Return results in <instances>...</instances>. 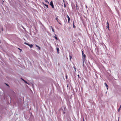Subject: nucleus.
I'll list each match as a JSON object with an SVG mask.
<instances>
[{
	"mask_svg": "<svg viewBox=\"0 0 121 121\" xmlns=\"http://www.w3.org/2000/svg\"><path fill=\"white\" fill-rule=\"evenodd\" d=\"M82 60L83 61H85L86 60V56L84 54V53H83L82 54Z\"/></svg>",
	"mask_w": 121,
	"mask_h": 121,
	"instance_id": "f257e3e1",
	"label": "nucleus"
},
{
	"mask_svg": "<svg viewBox=\"0 0 121 121\" xmlns=\"http://www.w3.org/2000/svg\"><path fill=\"white\" fill-rule=\"evenodd\" d=\"M45 1L47 3H48V4H49V2L47 0H45Z\"/></svg>",
	"mask_w": 121,
	"mask_h": 121,
	"instance_id": "1a4fd4ad",
	"label": "nucleus"
},
{
	"mask_svg": "<svg viewBox=\"0 0 121 121\" xmlns=\"http://www.w3.org/2000/svg\"><path fill=\"white\" fill-rule=\"evenodd\" d=\"M44 5L46 6V7H47L48 8V5L46 4H44Z\"/></svg>",
	"mask_w": 121,
	"mask_h": 121,
	"instance_id": "4468645a",
	"label": "nucleus"
},
{
	"mask_svg": "<svg viewBox=\"0 0 121 121\" xmlns=\"http://www.w3.org/2000/svg\"><path fill=\"white\" fill-rule=\"evenodd\" d=\"M24 43L28 46H29L30 45V44L29 43H27L26 42H24Z\"/></svg>",
	"mask_w": 121,
	"mask_h": 121,
	"instance_id": "0eeeda50",
	"label": "nucleus"
},
{
	"mask_svg": "<svg viewBox=\"0 0 121 121\" xmlns=\"http://www.w3.org/2000/svg\"><path fill=\"white\" fill-rule=\"evenodd\" d=\"M56 21H58V18H57V17H56Z\"/></svg>",
	"mask_w": 121,
	"mask_h": 121,
	"instance_id": "412c9836",
	"label": "nucleus"
},
{
	"mask_svg": "<svg viewBox=\"0 0 121 121\" xmlns=\"http://www.w3.org/2000/svg\"><path fill=\"white\" fill-rule=\"evenodd\" d=\"M56 49L57 50V52L58 54L59 53V48H56Z\"/></svg>",
	"mask_w": 121,
	"mask_h": 121,
	"instance_id": "423d86ee",
	"label": "nucleus"
},
{
	"mask_svg": "<svg viewBox=\"0 0 121 121\" xmlns=\"http://www.w3.org/2000/svg\"><path fill=\"white\" fill-rule=\"evenodd\" d=\"M86 7L87 8V6H86Z\"/></svg>",
	"mask_w": 121,
	"mask_h": 121,
	"instance_id": "f704fd0d",
	"label": "nucleus"
},
{
	"mask_svg": "<svg viewBox=\"0 0 121 121\" xmlns=\"http://www.w3.org/2000/svg\"><path fill=\"white\" fill-rule=\"evenodd\" d=\"M106 28H108V30H109V25H107V26H106Z\"/></svg>",
	"mask_w": 121,
	"mask_h": 121,
	"instance_id": "9b49d317",
	"label": "nucleus"
},
{
	"mask_svg": "<svg viewBox=\"0 0 121 121\" xmlns=\"http://www.w3.org/2000/svg\"><path fill=\"white\" fill-rule=\"evenodd\" d=\"M18 48V49H19L20 51H22V49H20L19 48Z\"/></svg>",
	"mask_w": 121,
	"mask_h": 121,
	"instance_id": "5701e85b",
	"label": "nucleus"
},
{
	"mask_svg": "<svg viewBox=\"0 0 121 121\" xmlns=\"http://www.w3.org/2000/svg\"><path fill=\"white\" fill-rule=\"evenodd\" d=\"M78 78H79V75L78 74Z\"/></svg>",
	"mask_w": 121,
	"mask_h": 121,
	"instance_id": "b1692460",
	"label": "nucleus"
},
{
	"mask_svg": "<svg viewBox=\"0 0 121 121\" xmlns=\"http://www.w3.org/2000/svg\"><path fill=\"white\" fill-rule=\"evenodd\" d=\"M58 23H59V24H61V23H60L59 22Z\"/></svg>",
	"mask_w": 121,
	"mask_h": 121,
	"instance_id": "c85d7f7f",
	"label": "nucleus"
},
{
	"mask_svg": "<svg viewBox=\"0 0 121 121\" xmlns=\"http://www.w3.org/2000/svg\"><path fill=\"white\" fill-rule=\"evenodd\" d=\"M29 46L30 48H32L33 46V45L32 44H30V45Z\"/></svg>",
	"mask_w": 121,
	"mask_h": 121,
	"instance_id": "6e6552de",
	"label": "nucleus"
},
{
	"mask_svg": "<svg viewBox=\"0 0 121 121\" xmlns=\"http://www.w3.org/2000/svg\"><path fill=\"white\" fill-rule=\"evenodd\" d=\"M43 3V4H44V5L45 4H44V3Z\"/></svg>",
	"mask_w": 121,
	"mask_h": 121,
	"instance_id": "2f4dec72",
	"label": "nucleus"
},
{
	"mask_svg": "<svg viewBox=\"0 0 121 121\" xmlns=\"http://www.w3.org/2000/svg\"><path fill=\"white\" fill-rule=\"evenodd\" d=\"M50 28H52H52H52V26H51L50 27Z\"/></svg>",
	"mask_w": 121,
	"mask_h": 121,
	"instance_id": "a878e982",
	"label": "nucleus"
},
{
	"mask_svg": "<svg viewBox=\"0 0 121 121\" xmlns=\"http://www.w3.org/2000/svg\"><path fill=\"white\" fill-rule=\"evenodd\" d=\"M69 57H70V59H71V58H72V56H70V55H69Z\"/></svg>",
	"mask_w": 121,
	"mask_h": 121,
	"instance_id": "2eb2a0df",
	"label": "nucleus"
},
{
	"mask_svg": "<svg viewBox=\"0 0 121 121\" xmlns=\"http://www.w3.org/2000/svg\"><path fill=\"white\" fill-rule=\"evenodd\" d=\"M52 31H53L54 32V30L53 28H52Z\"/></svg>",
	"mask_w": 121,
	"mask_h": 121,
	"instance_id": "a211bd4d",
	"label": "nucleus"
},
{
	"mask_svg": "<svg viewBox=\"0 0 121 121\" xmlns=\"http://www.w3.org/2000/svg\"><path fill=\"white\" fill-rule=\"evenodd\" d=\"M63 2H65L64 0H63Z\"/></svg>",
	"mask_w": 121,
	"mask_h": 121,
	"instance_id": "c756f323",
	"label": "nucleus"
},
{
	"mask_svg": "<svg viewBox=\"0 0 121 121\" xmlns=\"http://www.w3.org/2000/svg\"><path fill=\"white\" fill-rule=\"evenodd\" d=\"M73 68H74V69H75V72H76V68H75V67H73Z\"/></svg>",
	"mask_w": 121,
	"mask_h": 121,
	"instance_id": "6ab92c4d",
	"label": "nucleus"
},
{
	"mask_svg": "<svg viewBox=\"0 0 121 121\" xmlns=\"http://www.w3.org/2000/svg\"><path fill=\"white\" fill-rule=\"evenodd\" d=\"M54 38H55L56 39V40H57V37L56 36H55L54 37Z\"/></svg>",
	"mask_w": 121,
	"mask_h": 121,
	"instance_id": "f3484780",
	"label": "nucleus"
},
{
	"mask_svg": "<svg viewBox=\"0 0 121 121\" xmlns=\"http://www.w3.org/2000/svg\"><path fill=\"white\" fill-rule=\"evenodd\" d=\"M107 89H108V87H107Z\"/></svg>",
	"mask_w": 121,
	"mask_h": 121,
	"instance_id": "473e14b6",
	"label": "nucleus"
},
{
	"mask_svg": "<svg viewBox=\"0 0 121 121\" xmlns=\"http://www.w3.org/2000/svg\"><path fill=\"white\" fill-rule=\"evenodd\" d=\"M83 121H84V119H83Z\"/></svg>",
	"mask_w": 121,
	"mask_h": 121,
	"instance_id": "72a5a7b5",
	"label": "nucleus"
},
{
	"mask_svg": "<svg viewBox=\"0 0 121 121\" xmlns=\"http://www.w3.org/2000/svg\"><path fill=\"white\" fill-rule=\"evenodd\" d=\"M67 17L68 18V23H69V22L70 20V17H69L68 15H67Z\"/></svg>",
	"mask_w": 121,
	"mask_h": 121,
	"instance_id": "7ed1b4c3",
	"label": "nucleus"
},
{
	"mask_svg": "<svg viewBox=\"0 0 121 121\" xmlns=\"http://www.w3.org/2000/svg\"><path fill=\"white\" fill-rule=\"evenodd\" d=\"M5 84L8 86H9V85L7 84L6 83H5Z\"/></svg>",
	"mask_w": 121,
	"mask_h": 121,
	"instance_id": "393cba45",
	"label": "nucleus"
},
{
	"mask_svg": "<svg viewBox=\"0 0 121 121\" xmlns=\"http://www.w3.org/2000/svg\"><path fill=\"white\" fill-rule=\"evenodd\" d=\"M82 54H83V53H84L83 52V51H82Z\"/></svg>",
	"mask_w": 121,
	"mask_h": 121,
	"instance_id": "bb28decb",
	"label": "nucleus"
},
{
	"mask_svg": "<svg viewBox=\"0 0 121 121\" xmlns=\"http://www.w3.org/2000/svg\"><path fill=\"white\" fill-rule=\"evenodd\" d=\"M107 25H109V23L108 22V21H107Z\"/></svg>",
	"mask_w": 121,
	"mask_h": 121,
	"instance_id": "aec40b11",
	"label": "nucleus"
},
{
	"mask_svg": "<svg viewBox=\"0 0 121 121\" xmlns=\"http://www.w3.org/2000/svg\"><path fill=\"white\" fill-rule=\"evenodd\" d=\"M104 85H105V86L106 87H108V85H107V84L106 83H104Z\"/></svg>",
	"mask_w": 121,
	"mask_h": 121,
	"instance_id": "f8f14e48",
	"label": "nucleus"
},
{
	"mask_svg": "<svg viewBox=\"0 0 121 121\" xmlns=\"http://www.w3.org/2000/svg\"><path fill=\"white\" fill-rule=\"evenodd\" d=\"M73 27L74 28H75V26L74 24V21H73Z\"/></svg>",
	"mask_w": 121,
	"mask_h": 121,
	"instance_id": "9d476101",
	"label": "nucleus"
},
{
	"mask_svg": "<svg viewBox=\"0 0 121 121\" xmlns=\"http://www.w3.org/2000/svg\"><path fill=\"white\" fill-rule=\"evenodd\" d=\"M57 21V22H58V23H59V21H58H58Z\"/></svg>",
	"mask_w": 121,
	"mask_h": 121,
	"instance_id": "7c9ffc66",
	"label": "nucleus"
},
{
	"mask_svg": "<svg viewBox=\"0 0 121 121\" xmlns=\"http://www.w3.org/2000/svg\"><path fill=\"white\" fill-rule=\"evenodd\" d=\"M64 7H66V5H65V3H64Z\"/></svg>",
	"mask_w": 121,
	"mask_h": 121,
	"instance_id": "4be33fe9",
	"label": "nucleus"
},
{
	"mask_svg": "<svg viewBox=\"0 0 121 121\" xmlns=\"http://www.w3.org/2000/svg\"><path fill=\"white\" fill-rule=\"evenodd\" d=\"M50 5L52 7V8H54L53 4V3L52 1H51L50 2Z\"/></svg>",
	"mask_w": 121,
	"mask_h": 121,
	"instance_id": "f03ea898",
	"label": "nucleus"
},
{
	"mask_svg": "<svg viewBox=\"0 0 121 121\" xmlns=\"http://www.w3.org/2000/svg\"><path fill=\"white\" fill-rule=\"evenodd\" d=\"M35 46L36 47H37L38 48L39 50H40V48L39 46L36 45H35Z\"/></svg>",
	"mask_w": 121,
	"mask_h": 121,
	"instance_id": "39448f33",
	"label": "nucleus"
},
{
	"mask_svg": "<svg viewBox=\"0 0 121 121\" xmlns=\"http://www.w3.org/2000/svg\"><path fill=\"white\" fill-rule=\"evenodd\" d=\"M85 62V61H83V66H84V62Z\"/></svg>",
	"mask_w": 121,
	"mask_h": 121,
	"instance_id": "ddd939ff",
	"label": "nucleus"
},
{
	"mask_svg": "<svg viewBox=\"0 0 121 121\" xmlns=\"http://www.w3.org/2000/svg\"><path fill=\"white\" fill-rule=\"evenodd\" d=\"M121 108V105H120V108H119L118 109L119 112V111L120 109V108Z\"/></svg>",
	"mask_w": 121,
	"mask_h": 121,
	"instance_id": "dca6fc26",
	"label": "nucleus"
},
{
	"mask_svg": "<svg viewBox=\"0 0 121 121\" xmlns=\"http://www.w3.org/2000/svg\"><path fill=\"white\" fill-rule=\"evenodd\" d=\"M21 79L22 80H23V81L24 82L26 83L27 84H28V83H27V82L25 80H24L23 79H22V78H21Z\"/></svg>",
	"mask_w": 121,
	"mask_h": 121,
	"instance_id": "20e7f679",
	"label": "nucleus"
},
{
	"mask_svg": "<svg viewBox=\"0 0 121 121\" xmlns=\"http://www.w3.org/2000/svg\"><path fill=\"white\" fill-rule=\"evenodd\" d=\"M119 117H118V121L119 120Z\"/></svg>",
	"mask_w": 121,
	"mask_h": 121,
	"instance_id": "cd10ccee",
	"label": "nucleus"
}]
</instances>
